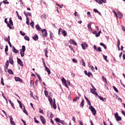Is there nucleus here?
Wrapping results in <instances>:
<instances>
[{"label":"nucleus","mask_w":125,"mask_h":125,"mask_svg":"<svg viewBox=\"0 0 125 125\" xmlns=\"http://www.w3.org/2000/svg\"><path fill=\"white\" fill-rule=\"evenodd\" d=\"M91 87L93 88H90V92L91 93H92L93 94H94L95 95H96L97 96H98V94L97 93V92L96 91H95L96 90V88H95L94 87V86L93 85H92V84H91Z\"/></svg>","instance_id":"nucleus-1"},{"label":"nucleus","mask_w":125,"mask_h":125,"mask_svg":"<svg viewBox=\"0 0 125 125\" xmlns=\"http://www.w3.org/2000/svg\"><path fill=\"white\" fill-rule=\"evenodd\" d=\"M89 109H90V111H91L94 116H95V115H96V110H95V108H94V107L92 105H90L89 107Z\"/></svg>","instance_id":"nucleus-2"},{"label":"nucleus","mask_w":125,"mask_h":125,"mask_svg":"<svg viewBox=\"0 0 125 125\" xmlns=\"http://www.w3.org/2000/svg\"><path fill=\"white\" fill-rule=\"evenodd\" d=\"M114 117L117 121V122H120V121H122V117L121 116H119V114L118 112H116L114 114Z\"/></svg>","instance_id":"nucleus-3"},{"label":"nucleus","mask_w":125,"mask_h":125,"mask_svg":"<svg viewBox=\"0 0 125 125\" xmlns=\"http://www.w3.org/2000/svg\"><path fill=\"white\" fill-rule=\"evenodd\" d=\"M81 46L83 49H86L87 47H88V44L85 42H83L81 44Z\"/></svg>","instance_id":"nucleus-4"},{"label":"nucleus","mask_w":125,"mask_h":125,"mask_svg":"<svg viewBox=\"0 0 125 125\" xmlns=\"http://www.w3.org/2000/svg\"><path fill=\"white\" fill-rule=\"evenodd\" d=\"M7 18H5L4 20V22L7 24V26L9 28V29H11V30H13L14 28L13 26H11L10 24H9L8 22L7 21Z\"/></svg>","instance_id":"nucleus-5"},{"label":"nucleus","mask_w":125,"mask_h":125,"mask_svg":"<svg viewBox=\"0 0 125 125\" xmlns=\"http://www.w3.org/2000/svg\"><path fill=\"white\" fill-rule=\"evenodd\" d=\"M41 32L42 34L43 38H45V37H47V31H46V29H44Z\"/></svg>","instance_id":"nucleus-6"},{"label":"nucleus","mask_w":125,"mask_h":125,"mask_svg":"<svg viewBox=\"0 0 125 125\" xmlns=\"http://www.w3.org/2000/svg\"><path fill=\"white\" fill-rule=\"evenodd\" d=\"M69 43H70V44H74V45L78 46V43H77V42L74 40L70 39L69 40Z\"/></svg>","instance_id":"nucleus-7"},{"label":"nucleus","mask_w":125,"mask_h":125,"mask_svg":"<svg viewBox=\"0 0 125 125\" xmlns=\"http://www.w3.org/2000/svg\"><path fill=\"white\" fill-rule=\"evenodd\" d=\"M40 119L41 122H42V124H43V125H44L45 123H46V121H45V119L44 118V117H43V116H40Z\"/></svg>","instance_id":"nucleus-8"},{"label":"nucleus","mask_w":125,"mask_h":125,"mask_svg":"<svg viewBox=\"0 0 125 125\" xmlns=\"http://www.w3.org/2000/svg\"><path fill=\"white\" fill-rule=\"evenodd\" d=\"M17 61H18V64H19L20 66H21V67H23V62L21 60V59L17 58Z\"/></svg>","instance_id":"nucleus-9"},{"label":"nucleus","mask_w":125,"mask_h":125,"mask_svg":"<svg viewBox=\"0 0 125 125\" xmlns=\"http://www.w3.org/2000/svg\"><path fill=\"white\" fill-rule=\"evenodd\" d=\"M48 101L50 102V104L51 107H53V100H52V98H51V97H48Z\"/></svg>","instance_id":"nucleus-10"},{"label":"nucleus","mask_w":125,"mask_h":125,"mask_svg":"<svg viewBox=\"0 0 125 125\" xmlns=\"http://www.w3.org/2000/svg\"><path fill=\"white\" fill-rule=\"evenodd\" d=\"M9 118H10V123L11 125H15V123L13 121V118H12V116H10Z\"/></svg>","instance_id":"nucleus-11"},{"label":"nucleus","mask_w":125,"mask_h":125,"mask_svg":"<svg viewBox=\"0 0 125 125\" xmlns=\"http://www.w3.org/2000/svg\"><path fill=\"white\" fill-rule=\"evenodd\" d=\"M15 80L16 82H20L21 83H22V79L19 77H15Z\"/></svg>","instance_id":"nucleus-12"},{"label":"nucleus","mask_w":125,"mask_h":125,"mask_svg":"<svg viewBox=\"0 0 125 125\" xmlns=\"http://www.w3.org/2000/svg\"><path fill=\"white\" fill-rule=\"evenodd\" d=\"M35 27L38 31H40L41 32H42V31L43 30L42 29V28H41V27H40V25H39V24H37Z\"/></svg>","instance_id":"nucleus-13"},{"label":"nucleus","mask_w":125,"mask_h":125,"mask_svg":"<svg viewBox=\"0 0 125 125\" xmlns=\"http://www.w3.org/2000/svg\"><path fill=\"white\" fill-rule=\"evenodd\" d=\"M45 71H46L48 73V75H50V74H51V72L50 71V69L49 68H48V67H46L45 68Z\"/></svg>","instance_id":"nucleus-14"},{"label":"nucleus","mask_w":125,"mask_h":125,"mask_svg":"<svg viewBox=\"0 0 125 125\" xmlns=\"http://www.w3.org/2000/svg\"><path fill=\"white\" fill-rule=\"evenodd\" d=\"M92 24V23L91 22H90L87 25L88 29H89V31H92V29L91 28Z\"/></svg>","instance_id":"nucleus-15"},{"label":"nucleus","mask_w":125,"mask_h":125,"mask_svg":"<svg viewBox=\"0 0 125 125\" xmlns=\"http://www.w3.org/2000/svg\"><path fill=\"white\" fill-rule=\"evenodd\" d=\"M53 108H54V109H56V108H57L56 104H55V99H53Z\"/></svg>","instance_id":"nucleus-16"},{"label":"nucleus","mask_w":125,"mask_h":125,"mask_svg":"<svg viewBox=\"0 0 125 125\" xmlns=\"http://www.w3.org/2000/svg\"><path fill=\"white\" fill-rule=\"evenodd\" d=\"M13 52H14V53H18V50L15 48V47L14 46H13V49H12Z\"/></svg>","instance_id":"nucleus-17"},{"label":"nucleus","mask_w":125,"mask_h":125,"mask_svg":"<svg viewBox=\"0 0 125 125\" xmlns=\"http://www.w3.org/2000/svg\"><path fill=\"white\" fill-rule=\"evenodd\" d=\"M117 15H118V18H120L121 19L123 18V14H122V13H121L120 12H117Z\"/></svg>","instance_id":"nucleus-18"},{"label":"nucleus","mask_w":125,"mask_h":125,"mask_svg":"<svg viewBox=\"0 0 125 125\" xmlns=\"http://www.w3.org/2000/svg\"><path fill=\"white\" fill-rule=\"evenodd\" d=\"M84 105V100H82L81 104H80V107H82V108H83V105Z\"/></svg>","instance_id":"nucleus-19"},{"label":"nucleus","mask_w":125,"mask_h":125,"mask_svg":"<svg viewBox=\"0 0 125 125\" xmlns=\"http://www.w3.org/2000/svg\"><path fill=\"white\" fill-rule=\"evenodd\" d=\"M9 63H11V65H13L14 62L13 61V60L11 59V57L9 58Z\"/></svg>","instance_id":"nucleus-20"},{"label":"nucleus","mask_w":125,"mask_h":125,"mask_svg":"<svg viewBox=\"0 0 125 125\" xmlns=\"http://www.w3.org/2000/svg\"><path fill=\"white\" fill-rule=\"evenodd\" d=\"M33 39L34 41H38L39 40V36L38 35H35L33 37Z\"/></svg>","instance_id":"nucleus-21"},{"label":"nucleus","mask_w":125,"mask_h":125,"mask_svg":"<svg viewBox=\"0 0 125 125\" xmlns=\"http://www.w3.org/2000/svg\"><path fill=\"white\" fill-rule=\"evenodd\" d=\"M26 50V47L25 45H22V48L20 49V51H24Z\"/></svg>","instance_id":"nucleus-22"},{"label":"nucleus","mask_w":125,"mask_h":125,"mask_svg":"<svg viewBox=\"0 0 125 125\" xmlns=\"http://www.w3.org/2000/svg\"><path fill=\"white\" fill-rule=\"evenodd\" d=\"M8 65H9V62H8V61H7L5 63V66L4 68H5L6 69H7L8 68Z\"/></svg>","instance_id":"nucleus-23"},{"label":"nucleus","mask_w":125,"mask_h":125,"mask_svg":"<svg viewBox=\"0 0 125 125\" xmlns=\"http://www.w3.org/2000/svg\"><path fill=\"white\" fill-rule=\"evenodd\" d=\"M20 54L21 57H24V56L25 55V52L23 51H20Z\"/></svg>","instance_id":"nucleus-24"},{"label":"nucleus","mask_w":125,"mask_h":125,"mask_svg":"<svg viewBox=\"0 0 125 125\" xmlns=\"http://www.w3.org/2000/svg\"><path fill=\"white\" fill-rule=\"evenodd\" d=\"M9 103L10 104H11L12 107L13 108V109H15V107H14V104H13V103H12V102H11V100H9Z\"/></svg>","instance_id":"nucleus-25"},{"label":"nucleus","mask_w":125,"mask_h":125,"mask_svg":"<svg viewBox=\"0 0 125 125\" xmlns=\"http://www.w3.org/2000/svg\"><path fill=\"white\" fill-rule=\"evenodd\" d=\"M10 26H13V21H12V20H11V18H9V23Z\"/></svg>","instance_id":"nucleus-26"},{"label":"nucleus","mask_w":125,"mask_h":125,"mask_svg":"<svg viewBox=\"0 0 125 125\" xmlns=\"http://www.w3.org/2000/svg\"><path fill=\"white\" fill-rule=\"evenodd\" d=\"M62 33L63 34L64 37H66V36H67V32H66V31L62 30Z\"/></svg>","instance_id":"nucleus-27"},{"label":"nucleus","mask_w":125,"mask_h":125,"mask_svg":"<svg viewBox=\"0 0 125 125\" xmlns=\"http://www.w3.org/2000/svg\"><path fill=\"white\" fill-rule=\"evenodd\" d=\"M26 23L27 25H30V19L28 17H27Z\"/></svg>","instance_id":"nucleus-28"},{"label":"nucleus","mask_w":125,"mask_h":125,"mask_svg":"<svg viewBox=\"0 0 125 125\" xmlns=\"http://www.w3.org/2000/svg\"><path fill=\"white\" fill-rule=\"evenodd\" d=\"M8 72L9 74H10V75H13V74H14L13 71L11 69H8Z\"/></svg>","instance_id":"nucleus-29"},{"label":"nucleus","mask_w":125,"mask_h":125,"mask_svg":"<svg viewBox=\"0 0 125 125\" xmlns=\"http://www.w3.org/2000/svg\"><path fill=\"white\" fill-rule=\"evenodd\" d=\"M62 84L66 83V79H65V78L63 77L62 79Z\"/></svg>","instance_id":"nucleus-30"},{"label":"nucleus","mask_w":125,"mask_h":125,"mask_svg":"<svg viewBox=\"0 0 125 125\" xmlns=\"http://www.w3.org/2000/svg\"><path fill=\"white\" fill-rule=\"evenodd\" d=\"M5 42H10V37L9 36H8L7 38L4 39Z\"/></svg>","instance_id":"nucleus-31"},{"label":"nucleus","mask_w":125,"mask_h":125,"mask_svg":"<svg viewBox=\"0 0 125 125\" xmlns=\"http://www.w3.org/2000/svg\"><path fill=\"white\" fill-rule=\"evenodd\" d=\"M44 52L45 53V56H46L47 58L48 57V56H47V54L48 53V51H47V50H44Z\"/></svg>","instance_id":"nucleus-32"},{"label":"nucleus","mask_w":125,"mask_h":125,"mask_svg":"<svg viewBox=\"0 0 125 125\" xmlns=\"http://www.w3.org/2000/svg\"><path fill=\"white\" fill-rule=\"evenodd\" d=\"M55 121H56L57 123H60L61 122V120H60V119L58 118H56V119H55Z\"/></svg>","instance_id":"nucleus-33"},{"label":"nucleus","mask_w":125,"mask_h":125,"mask_svg":"<svg viewBox=\"0 0 125 125\" xmlns=\"http://www.w3.org/2000/svg\"><path fill=\"white\" fill-rule=\"evenodd\" d=\"M100 45H102V46H103V47H104V49H106V48H107V47L106 46V45L103 43H100Z\"/></svg>","instance_id":"nucleus-34"},{"label":"nucleus","mask_w":125,"mask_h":125,"mask_svg":"<svg viewBox=\"0 0 125 125\" xmlns=\"http://www.w3.org/2000/svg\"><path fill=\"white\" fill-rule=\"evenodd\" d=\"M103 56L104 59V60H105V61H106L107 62H109L108 60H107V56H105V55H103Z\"/></svg>","instance_id":"nucleus-35"},{"label":"nucleus","mask_w":125,"mask_h":125,"mask_svg":"<svg viewBox=\"0 0 125 125\" xmlns=\"http://www.w3.org/2000/svg\"><path fill=\"white\" fill-rule=\"evenodd\" d=\"M2 3H4V4H9V2L7 1V0H5L2 1Z\"/></svg>","instance_id":"nucleus-36"},{"label":"nucleus","mask_w":125,"mask_h":125,"mask_svg":"<svg viewBox=\"0 0 125 125\" xmlns=\"http://www.w3.org/2000/svg\"><path fill=\"white\" fill-rule=\"evenodd\" d=\"M36 75L37 76V77L38 78L39 81L42 82V78L41 77V76L40 75L36 74Z\"/></svg>","instance_id":"nucleus-37"},{"label":"nucleus","mask_w":125,"mask_h":125,"mask_svg":"<svg viewBox=\"0 0 125 125\" xmlns=\"http://www.w3.org/2000/svg\"><path fill=\"white\" fill-rule=\"evenodd\" d=\"M24 39L25 40V41H28V42L30 41V38H29V37L27 36L24 37Z\"/></svg>","instance_id":"nucleus-38"},{"label":"nucleus","mask_w":125,"mask_h":125,"mask_svg":"<svg viewBox=\"0 0 125 125\" xmlns=\"http://www.w3.org/2000/svg\"><path fill=\"white\" fill-rule=\"evenodd\" d=\"M69 47L70 49L72 51H73V52H74V53H75V51L74 50V48H73V47H72V46H71V45H69Z\"/></svg>","instance_id":"nucleus-39"},{"label":"nucleus","mask_w":125,"mask_h":125,"mask_svg":"<svg viewBox=\"0 0 125 125\" xmlns=\"http://www.w3.org/2000/svg\"><path fill=\"white\" fill-rule=\"evenodd\" d=\"M98 97H99V99H100V100H102V101H104V98L102 97H100L99 95H98Z\"/></svg>","instance_id":"nucleus-40"},{"label":"nucleus","mask_w":125,"mask_h":125,"mask_svg":"<svg viewBox=\"0 0 125 125\" xmlns=\"http://www.w3.org/2000/svg\"><path fill=\"white\" fill-rule=\"evenodd\" d=\"M30 26L31 27H32V28H34V26H35V22H34V21H32L30 23Z\"/></svg>","instance_id":"nucleus-41"},{"label":"nucleus","mask_w":125,"mask_h":125,"mask_svg":"<svg viewBox=\"0 0 125 125\" xmlns=\"http://www.w3.org/2000/svg\"><path fill=\"white\" fill-rule=\"evenodd\" d=\"M44 94L46 97H48V92L47 90L44 91Z\"/></svg>","instance_id":"nucleus-42"},{"label":"nucleus","mask_w":125,"mask_h":125,"mask_svg":"<svg viewBox=\"0 0 125 125\" xmlns=\"http://www.w3.org/2000/svg\"><path fill=\"white\" fill-rule=\"evenodd\" d=\"M113 88L116 92H119V90H118V89L115 86H113Z\"/></svg>","instance_id":"nucleus-43"},{"label":"nucleus","mask_w":125,"mask_h":125,"mask_svg":"<svg viewBox=\"0 0 125 125\" xmlns=\"http://www.w3.org/2000/svg\"><path fill=\"white\" fill-rule=\"evenodd\" d=\"M50 37L51 40H53V34H52V33L51 32H50Z\"/></svg>","instance_id":"nucleus-44"},{"label":"nucleus","mask_w":125,"mask_h":125,"mask_svg":"<svg viewBox=\"0 0 125 125\" xmlns=\"http://www.w3.org/2000/svg\"><path fill=\"white\" fill-rule=\"evenodd\" d=\"M102 78H103V81L104 83H107V79H106V78H105V77H104V76H102Z\"/></svg>","instance_id":"nucleus-45"},{"label":"nucleus","mask_w":125,"mask_h":125,"mask_svg":"<svg viewBox=\"0 0 125 125\" xmlns=\"http://www.w3.org/2000/svg\"><path fill=\"white\" fill-rule=\"evenodd\" d=\"M1 83L3 85H4V82H3V78H1Z\"/></svg>","instance_id":"nucleus-46"},{"label":"nucleus","mask_w":125,"mask_h":125,"mask_svg":"<svg viewBox=\"0 0 125 125\" xmlns=\"http://www.w3.org/2000/svg\"><path fill=\"white\" fill-rule=\"evenodd\" d=\"M8 51V46L6 45L5 48V52H7Z\"/></svg>","instance_id":"nucleus-47"},{"label":"nucleus","mask_w":125,"mask_h":125,"mask_svg":"<svg viewBox=\"0 0 125 125\" xmlns=\"http://www.w3.org/2000/svg\"><path fill=\"white\" fill-rule=\"evenodd\" d=\"M82 62L83 66H84V67H85V62H84V61H83V60L82 61Z\"/></svg>","instance_id":"nucleus-48"},{"label":"nucleus","mask_w":125,"mask_h":125,"mask_svg":"<svg viewBox=\"0 0 125 125\" xmlns=\"http://www.w3.org/2000/svg\"><path fill=\"white\" fill-rule=\"evenodd\" d=\"M112 12L113 13H114L115 15L116 16V18H118V14L117 13V12H116V11H113Z\"/></svg>","instance_id":"nucleus-49"},{"label":"nucleus","mask_w":125,"mask_h":125,"mask_svg":"<svg viewBox=\"0 0 125 125\" xmlns=\"http://www.w3.org/2000/svg\"><path fill=\"white\" fill-rule=\"evenodd\" d=\"M20 33L21 36H25V35H26V34H25L24 32H22V31H21Z\"/></svg>","instance_id":"nucleus-50"},{"label":"nucleus","mask_w":125,"mask_h":125,"mask_svg":"<svg viewBox=\"0 0 125 125\" xmlns=\"http://www.w3.org/2000/svg\"><path fill=\"white\" fill-rule=\"evenodd\" d=\"M102 1V4L103 3H107V1L106 0H101Z\"/></svg>","instance_id":"nucleus-51"},{"label":"nucleus","mask_w":125,"mask_h":125,"mask_svg":"<svg viewBox=\"0 0 125 125\" xmlns=\"http://www.w3.org/2000/svg\"><path fill=\"white\" fill-rule=\"evenodd\" d=\"M89 68H90L91 70L93 71L94 70V67L93 66L89 65Z\"/></svg>","instance_id":"nucleus-52"},{"label":"nucleus","mask_w":125,"mask_h":125,"mask_svg":"<svg viewBox=\"0 0 125 125\" xmlns=\"http://www.w3.org/2000/svg\"><path fill=\"white\" fill-rule=\"evenodd\" d=\"M34 121L36 124H39L40 122L38 120H37V119H36V117H34Z\"/></svg>","instance_id":"nucleus-53"},{"label":"nucleus","mask_w":125,"mask_h":125,"mask_svg":"<svg viewBox=\"0 0 125 125\" xmlns=\"http://www.w3.org/2000/svg\"><path fill=\"white\" fill-rule=\"evenodd\" d=\"M87 76L88 77H90V76H92V73H90V72H88L87 74Z\"/></svg>","instance_id":"nucleus-54"},{"label":"nucleus","mask_w":125,"mask_h":125,"mask_svg":"<svg viewBox=\"0 0 125 125\" xmlns=\"http://www.w3.org/2000/svg\"><path fill=\"white\" fill-rule=\"evenodd\" d=\"M72 62H73L74 63H78V61H77L75 59H72Z\"/></svg>","instance_id":"nucleus-55"},{"label":"nucleus","mask_w":125,"mask_h":125,"mask_svg":"<svg viewBox=\"0 0 125 125\" xmlns=\"http://www.w3.org/2000/svg\"><path fill=\"white\" fill-rule=\"evenodd\" d=\"M117 41H118V43H117V44H118V47H119V46H120V39H117Z\"/></svg>","instance_id":"nucleus-56"},{"label":"nucleus","mask_w":125,"mask_h":125,"mask_svg":"<svg viewBox=\"0 0 125 125\" xmlns=\"http://www.w3.org/2000/svg\"><path fill=\"white\" fill-rule=\"evenodd\" d=\"M54 116V115H53V114H52V113H50V118L51 119H52V118H53V117Z\"/></svg>","instance_id":"nucleus-57"},{"label":"nucleus","mask_w":125,"mask_h":125,"mask_svg":"<svg viewBox=\"0 0 125 125\" xmlns=\"http://www.w3.org/2000/svg\"><path fill=\"white\" fill-rule=\"evenodd\" d=\"M72 121L74 123H76V118H75V117H74V116L72 117Z\"/></svg>","instance_id":"nucleus-58"},{"label":"nucleus","mask_w":125,"mask_h":125,"mask_svg":"<svg viewBox=\"0 0 125 125\" xmlns=\"http://www.w3.org/2000/svg\"><path fill=\"white\" fill-rule=\"evenodd\" d=\"M42 16L45 19H46V18H47V17L46 16V14H43Z\"/></svg>","instance_id":"nucleus-59"},{"label":"nucleus","mask_w":125,"mask_h":125,"mask_svg":"<svg viewBox=\"0 0 125 125\" xmlns=\"http://www.w3.org/2000/svg\"><path fill=\"white\" fill-rule=\"evenodd\" d=\"M87 15H88L89 17H90V16H91V15L90 12H87Z\"/></svg>","instance_id":"nucleus-60"},{"label":"nucleus","mask_w":125,"mask_h":125,"mask_svg":"<svg viewBox=\"0 0 125 125\" xmlns=\"http://www.w3.org/2000/svg\"><path fill=\"white\" fill-rule=\"evenodd\" d=\"M93 11H94V12H95L96 13H97L98 12V11L96 9H94Z\"/></svg>","instance_id":"nucleus-61"},{"label":"nucleus","mask_w":125,"mask_h":125,"mask_svg":"<svg viewBox=\"0 0 125 125\" xmlns=\"http://www.w3.org/2000/svg\"><path fill=\"white\" fill-rule=\"evenodd\" d=\"M95 36H96V37H99V36H100V34L99 33H97V32Z\"/></svg>","instance_id":"nucleus-62"},{"label":"nucleus","mask_w":125,"mask_h":125,"mask_svg":"<svg viewBox=\"0 0 125 125\" xmlns=\"http://www.w3.org/2000/svg\"><path fill=\"white\" fill-rule=\"evenodd\" d=\"M78 100V97H75L74 99H73V101H75L76 102Z\"/></svg>","instance_id":"nucleus-63"},{"label":"nucleus","mask_w":125,"mask_h":125,"mask_svg":"<svg viewBox=\"0 0 125 125\" xmlns=\"http://www.w3.org/2000/svg\"><path fill=\"white\" fill-rule=\"evenodd\" d=\"M18 17L19 19H20V20H22V17L19 15V16H18Z\"/></svg>","instance_id":"nucleus-64"}]
</instances>
